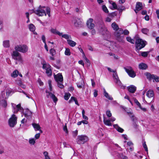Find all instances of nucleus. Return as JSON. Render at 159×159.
<instances>
[{
	"instance_id": "f257e3e1",
	"label": "nucleus",
	"mask_w": 159,
	"mask_h": 159,
	"mask_svg": "<svg viewBox=\"0 0 159 159\" xmlns=\"http://www.w3.org/2000/svg\"><path fill=\"white\" fill-rule=\"evenodd\" d=\"M14 51L11 54L12 58L15 60L18 61L21 63L23 62V60L19 52L22 53H25L28 51V47L25 44H19L16 45Z\"/></svg>"
},
{
	"instance_id": "f03ea898",
	"label": "nucleus",
	"mask_w": 159,
	"mask_h": 159,
	"mask_svg": "<svg viewBox=\"0 0 159 159\" xmlns=\"http://www.w3.org/2000/svg\"><path fill=\"white\" fill-rule=\"evenodd\" d=\"M49 17L50 16V10L49 7H41L40 6L36 10H32V12H34L36 15L39 16H42L44 15H46L45 12Z\"/></svg>"
},
{
	"instance_id": "7ed1b4c3",
	"label": "nucleus",
	"mask_w": 159,
	"mask_h": 159,
	"mask_svg": "<svg viewBox=\"0 0 159 159\" xmlns=\"http://www.w3.org/2000/svg\"><path fill=\"white\" fill-rule=\"evenodd\" d=\"M129 33V31L127 30H125L123 31L121 29L119 30L118 31L116 32L115 34V35L116 36V39L120 42H123L124 37L121 35L123 33L125 35H128Z\"/></svg>"
},
{
	"instance_id": "20e7f679",
	"label": "nucleus",
	"mask_w": 159,
	"mask_h": 159,
	"mask_svg": "<svg viewBox=\"0 0 159 159\" xmlns=\"http://www.w3.org/2000/svg\"><path fill=\"white\" fill-rule=\"evenodd\" d=\"M42 68L46 71V73L48 76H50L52 75V71L51 66L45 61H43L41 62Z\"/></svg>"
},
{
	"instance_id": "39448f33",
	"label": "nucleus",
	"mask_w": 159,
	"mask_h": 159,
	"mask_svg": "<svg viewBox=\"0 0 159 159\" xmlns=\"http://www.w3.org/2000/svg\"><path fill=\"white\" fill-rule=\"evenodd\" d=\"M147 42L140 39H137L135 41L136 49L139 50L144 48L147 44Z\"/></svg>"
},
{
	"instance_id": "423d86ee",
	"label": "nucleus",
	"mask_w": 159,
	"mask_h": 159,
	"mask_svg": "<svg viewBox=\"0 0 159 159\" xmlns=\"http://www.w3.org/2000/svg\"><path fill=\"white\" fill-rule=\"evenodd\" d=\"M89 140L88 137L86 135H81L77 137L76 142L79 144H83Z\"/></svg>"
},
{
	"instance_id": "0eeeda50",
	"label": "nucleus",
	"mask_w": 159,
	"mask_h": 159,
	"mask_svg": "<svg viewBox=\"0 0 159 159\" xmlns=\"http://www.w3.org/2000/svg\"><path fill=\"white\" fill-rule=\"evenodd\" d=\"M112 77L114 82L117 84L121 88L124 89L125 88V86L122 85L121 81L119 79L118 75L116 72L113 73Z\"/></svg>"
},
{
	"instance_id": "6e6552de",
	"label": "nucleus",
	"mask_w": 159,
	"mask_h": 159,
	"mask_svg": "<svg viewBox=\"0 0 159 159\" xmlns=\"http://www.w3.org/2000/svg\"><path fill=\"white\" fill-rule=\"evenodd\" d=\"M17 117L15 114H13L8 120L9 125L12 127H14L17 123Z\"/></svg>"
},
{
	"instance_id": "1a4fd4ad",
	"label": "nucleus",
	"mask_w": 159,
	"mask_h": 159,
	"mask_svg": "<svg viewBox=\"0 0 159 159\" xmlns=\"http://www.w3.org/2000/svg\"><path fill=\"white\" fill-rule=\"evenodd\" d=\"M12 107L13 109V111L14 113H17L18 111L21 113L23 111V108L21 107L20 104L16 105L15 104L12 103Z\"/></svg>"
},
{
	"instance_id": "9d476101",
	"label": "nucleus",
	"mask_w": 159,
	"mask_h": 159,
	"mask_svg": "<svg viewBox=\"0 0 159 159\" xmlns=\"http://www.w3.org/2000/svg\"><path fill=\"white\" fill-rule=\"evenodd\" d=\"M109 44H110L109 48L111 50L114 52L118 51L119 48V44L114 42H109Z\"/></svg>"
},
{
	"instance_id": "9b49d317",
	"label": "nucleus",
	"mask_w": 159,
	"mask_h": 159,
	"mask_svg": "<svg viewBox=\"0 0 159 159\" xmlns=\"http://www.w3.org/2000/svg\"><path fill=\"white\" fill-rule=\"evenodd\" d=\"M124 69L125 71L130 77L134 78L136 76V73L131 67L128 66L126 68H125Z\"/></svg>"
},
{
	"instance_id": "f8f14e48",
	"label": "nucleus",
	"mask_w": 159,
	"mask_h": 159,
	"mask_svg": "<svg viewBox=\"0 0 159 159\" xmlns=\"http://www.w3.org/2000/svg\"><path fill=\"white\" fill-rule=\"evenodd\" d=\"M145 75L147 79L150 81L152 80L153 82H158V77L155 75H151L150 73L147 72L145 73Z\"/></svg>"
},
{
	"instance_id": "ddd939ff",
	"label": "nucleus",
	"mask_w": 159,
	"mask_h": 159,
	"mask_svg": "<svg viewBox=\"0 0 159 159\" xmlns=\"http://www.w3.org/2000/svg\"><path fill=\"white\" fill-rule=\"evenodd\" d=\"M93 20L92 18H89L87 21L86 24L88 27L90 29H93L95 27V25L93 23Z\"/></svg>"
},
{
	"instance_id": "4468645a",
	"label": "nucleus",
	"mask_w": 159,
	"mask_h": 159,
	"mask_svg": "<svg viewBox=\"0 0 159 159\" xmlns=\"http://www.w3.org/2000/svg\"><path fill=\"white\" fill-rule=\"evenodd\" d=\"M54 78L55 80L57 82H62L63 81V77L61 73H58L57 74L54 75Z\"/></svg>"
},
{
	"instance_id": "2eb2a0df",
	"label": "nucleus",
	"mask_w": 159,
	"mask_h": 159,
	"mask_svg": "<svg viewBox=\"0 0 159 159\" xmlns=\"http://www.w3.org/2000/svg\"><path fill=\"white\" fill-rule=\"evenodd\" d=\"M46 93H48V94L47 95V97L48 98H49V97L51 98L53 100L54 102L55 103V104H56L57 102L58 101V99L56 98V96L52 93L48 92L47 91H46Z\"/></svg>"
},
{
	"instance_id": "dca6fc26",
	"label": "nucleus",
	"mask_w": 159,
	"mask_h": 159,
	"mask_svg": "<svg viewBox=\"0 0 159 159\" xmlns=\"http://www.w3.org/2000/svg\"><path fill=\"white\" fill-rule=\"evenodd\" d=\"M99 29V31L102 35H105V34H107L108 33V31L107 28L103 25H102L100 27Z\"/></svg>"
},
{
	"instance_id": "f3484780",
	"label": "nucleus",
	"mask_w": 159,
	"mask_h": 159,
	"mask_svg": "<svg viewBox=\"0 0 159 159\" xmlns=\"http://www.w3.org/2000/svg\"><path fill=\"white\" fill-rule=\"evenodd\" d=\"M32 114L31 112L28 109H26L25 110V111L24 113L22 115V116L24 115L25 117L29 119L31 117Z\"/></svg>"
},
{
	"instance_id": "a211bd4d",
	"label": "nucleus",
	"mask_w": 159,
	"mask_h": 159,
	"mask_svg": "<svg viewBox=\"0 0 159 159\" xmlns=\"http://www.w3.org/2000/svg\"><path fill=\"white\" fill-rule=\"evenodd\" d=\"M72 22L76 27L81 26L82 23V21L81 20L78 18L73 20Z\"/></svg>"
},
{
	"instance_id": "6ab92c4d",
	"label": "nucleus",
	"mask_w": 159,
	"mask_h": 159,
	"mask_svg": "<svg viewBox=\"0 0 159 159\" xmlns=\"http://www.w3.org/2000/svg\"><path fill=\"white\" fill-rule=\"evenodd\" d=\"M32 125L35 131H39L40 133H42L43 131L41 129V127L39 124L34 123L32 124Z\"/></svg>"
},
{
	"instance_id": "aec40b11",
	"label": "nucleus",
	"mask_w": 159,
	"mask_h": 159,
	"mask_svg": "<svg viewBox=\"0 0 159 159\" xmlns=\"http://www.w3.org/2000/svg\"><path fill=\"white\" fill-rule=\"evenodd\" d=\"M142 9V3L139 2H137L136 5V9L134 10V11L136 13H137L138 11L141 10Z\"/></svg>"
},
{
	"instance_id": "412c9836",
	"label": "nucleus",
	"mask_w": 159,
	"mask_h": 159,
	"mask_svg": "<svg viewBox=\"0 0 159 159\" xmlns=\"http://www.w3.org/2000/svg\"><path fill=\"white\" fill-rule=\"evenodd\" d=\"M50 31L52 34L55 35H58L59 36L61 35V33L60 32L56 29L51 28L50 30Z\"/></svg>"
},
{
	"instance_id": "4be33fe9",
	"label": "nucleus",
	"mask_w": 159,
	"mask_h": 159,
	"mask_svg": "<svg viewBox=\"0 0 159 159\" xmlns=\"http://www.w3.org/2000/svg\"><path fill=\"white\" fill-rule=\"evenodd\" d=\"M128 91L130 93H134L136 89L135 86L133 85H131L128 88Z\"/></svg>"
},
{
	"instance_id": "5701e85b",
	"label": "nucleus",
	"mask_w": 159,
	"mask_h": 159,
	"mask_svg": "<svg viewBox=\"0 0 159 159\" xmlns=\"http://www.w3.org/2000/svg\"><path fill=\"white\" fill-rule=\"evenodd\" d=\"M134 102L135 103H136L138 107L141 109L143 111H147V109L145 108H142L141 106V104L139 103V102L138 101V100L136 99H134Z\"/></svg>"
},
{
	"instance_id": "b1692460",
	"label": "nucleus",
	"mask_w": 159,
	"mask_h": 159,
	"mask_svg": "<svg viewBox=\"0 0 159 159\" xmlns=\"http://www.w3.org/2000/svg\"><path fill=\"white\" fill-rule=\"evenodd\" d=\"M146 95L149 98H152L154 95V92L152 90L150 89L147 92Z\"/></svg>"
},
{
	"instance_id": "393cba45",
	"label": "nucleus",
	"mask_w": 159,
	"mask_h": 159,
	"mask_svg": "<svg viewBox=\"0 0 159 159\" xmlns=\"http://www.w3.org/2000/svg\"><path fill=\"white\" fill-rule=\"evenodd\" d=\"M3 46L4 48H9L10 46L9 40H4L3 41Z\"/></svg>"
},
{
	"instance_id": "a878e982",
	"label": "nucleus",
	"mask_w": 159,
	"mask_h": 159,
	"mask_svg": "<svg viewBox=\"0 0 159 159\" xmlns=\"http://www.w3.org/2000/svg\"><path fill=\"white\" fill-rule=\"evenodd\" d=\"M103 122L105 125L108 126H111L112 124L111 122V120L110 119H107L104 118Z\"/></svg>"
},
{
	"instance_id": "bb28decb",
	"label": "nucleus",
	"mask_w": 159,
	"mask_h": 159,
	"mask_svg": "<svg viewBox=\"0 0 159 159\" xmlns=\"http://www.w3.org/2000/svg\"><path fill=\"white\" fill-rule=\"evenodd\" d=\"M139 67L140 69L145 70L147 68V66L145 63H141L139 64Z\"/></svg>"
},
{
	"instance_id": "cd10ccee",
	"label": "nucleus",
	"mask_w": 159,
	"mask_h": 159,
	"mask_svg": "<svg viewBox=\"0 0 159 159\" xmlns=\"http://www.w3.org/2000/svg\"><path fill=\"white\" fill-rule=\"evenodd\" d=\"M103 94L104 96L109 100H113V98L109 95L105 89H103Z\"/></svg>"
},
{
	"instance_id": "c85d7f7f",
	"label": "nucleus",
	"mask_w": 159,
	"mask_h": 159,
	"mask_svg": "<svg viewBox=\"0 0 159 159\" xmlns=\"http://www.w3.org/2000/svg\"><path fill=\"white\" fill-rule=\"evenodd\" d=\"M113 127L119 132L122 133L124 131V129L120 127L117 124L113 125Z\"/></svg>"
},
{
	"instance_id": "c756f323",
	"label": "nucleus",
	"mask_w": 159,
	"mask_h": 159,
	"mask_svg": "<svg viewBox=\"0 0 159 159\" xmlns=\"http://www.w3.org/2000/svg\"><path fill=\"white\" fill-rule=\"evenodd\" d=\"M111 26L114 30H115L116 32L118 31L119 29L118 26L115 23H113L111 25Z\"/></svg>"
},
{
	"instance_id": "7c9ffc66",
	"label": "nucleus",
	"mask_w": 159,
	"mask_h": 159,
	"mask_svg": "<svg viewBox=\"0 0 159 159\" xmlns=\"http://www.w3.org/2000/svg\"><path fill=\"white\" fill-rule=\"evenodd\" d=\"M67 42L69 45L72 47H74L76 45V43L71 40L67 39Z\"/></svg>"
},
{
	"instance_id": "2f4dec72",
	"label": "nucleus",
	"mask_w": 159,
	"mask_h": 159,
	"mask_svg": "<svg viewBox=\"0 0 159 159\" xmlns=\"http://www.w3.org/2000/svg\"><path fill=\"white\" fill-rule=\"evenodd\" d=\"M84 83L82 80L77 83V87L79 88H82L84 87Z\"/></svg>"
},
{
	"instance_id": "473e14b6",
	"label": "nucleus",
	"mask_w": 159,
	"mask_h": 159,
	"mask_svg": "<svg viewBox=\"0 0 159 159\" xmlns=\"http://www.w3.org/2000/svg\"><path fill=\"white\" fill-rule=\"evenodd\" d=\"M35 139L34 138H30L29 139V142L31 145H34L36 143Z\"/></svg>"
},
{
	"instance_id": "72a5a7b5",
	"label": "nucleus",
	"mask_w": 159,
	"mask_h": 159,
	"mask_svg": "<svg viewBox=\"0 0 159 159\" xmlns=\"http://www.w3.org/2000/svg\"><path fill=\"white\" fill-rule=\"evenodd\" d=\"M28 27L30 30L32 32H34L35 30V27L34 25L31 24L28 25Z\"/></svg>"
},
{
	"instance_id": "f704fd0d",
	"label": "nucleus",
	"mask_w": 159,
	"mask_h": 159,
	"mask_svg": "<svg viewBox=\"0 0 159 159\" xmlns=\"http://www.w3.org/2000/svg\"><path fill=\"white\" fill-rule=\"evenodd\" d=\"M18 73V71L17 70H16L11 73V76L13 78H16L17 76Z\"/></svg>"
},
{
	"instance_id": "c9c22d12",
	"label": "nucleus",
	"mask_w": 159,
	"mask_h": 159,
	"mask_svg": "<svg viewBox=\"0 0 159 159\" xmlns=\"http://www.w3.org/2000/svg\"><path fill=\"white\" fill-rule=\"evenodd\" d=\"M59 36H61L62 38H64L67 40V39H69V38H71L70 36L67 34H63L62 33H61V35Z\"/></svg>"
},
{
	"instance_id": "e433bc0d",
	"label": "nucleus",
	"mask_w": 159,
	"mask_h": 159,
	"mask_svg": "<svg viewBox=\"0 0 159 159\" xmlns=\"http://www.w3.org/2000/svg\"><path fill=\"white\" fill-rule=\"evenodd\" d=\"M82 113L83 118L85 120H88V118L85 115V111L84 109L82 110Z\"/></svg>"
},
{
	"instance_id": "4c0bfd02",
	"label": "nucleus",
	"mask_w": 159,
	"mask_h": 159,
	"mask_svg": "<svg viewBox=\"0 0 159 159\" xmlns=\"http://www.w3.org/2000/svg\"><path fill=\"white\" fill-rule=\"evenodd\" d=\"M65 54L66 55L70 56L71 54L70 49L67 48H66V50L65 52Z\"/></svg>"
},
{
	"instance_id": "58836bf2",
	"label": "nucleus",
	"mask_w": 159,
	"mask_h": 159,
	"mask_svg": "<svg viewBox=\"0 0 159 159\" xmlns=\"http://www.w3.org/2000/svg\"><path fill=\"white\" fill-rule=\"evenodd\" d=\"M70 95H71V94L69 93H65V95L64 96V99L66 100H67L69 99Z\"/></svg>"
},
{
	"instance_id": "ea45409f",
	"label": "nucleus",
	"mask_w": 159,
	"mask_h": 159,
	"mask_svg": "<svg viewBox=\"0 0 159 159\" xmlns=\"http://www.w3.org/2000/svg\"><path fill=\"white\" fill-rule=\"evenodd\" d=\"M143 146L145 151L147 152V154H148V148L147 145L146 144V142L145 141H144L143 142Z\"/></svg>"
},
{
	"instance_id": "a19ab883",
	"label": "nucleus",
	"mask_w": 159,
	"mask_h": 159,
	"mask_svg": "<svg viewBox=\"0 0 159 159\" xmlns=\"http://www.w3.org/2000/svg\"><path fill=\"white\" fill-rule=\"evenodd\" d=\"M7 98V97L6 96V95L5 94V91H2V93L1 96L0 97V98L1 99L2 98V99H3V100H4V99H6Z\"/></svg>"
},
{
	"instance_id": "79ce46f5",
	"label": "nucleus",
	"mask_w": 159,
	"mask_h": 159,
	"mask_svg": "<svg viewBox=\"0 0 159 159\" xmlns=\"http://www.w3.org/2000/svg\"><path fill=\"white\" fill-rule=\"evenodd\" d=\"M11 92V90L10 89H7L6 90V94L7 98H8L10 95V93Z\"/></svg>"
},
{
	"instance_id": "37998d69",
	"label": "nucleus",
	"mask_w": 159,
	"mask_h": 159,
	"mask_svg": "<svg viewBox=\"0 0 159 159\" xmlns=\"http://www.w3.org/2000/svg\"><path fill=\"white\" fill-rule=\"evenodd\" d=\"M141 31L143 34H147L149 32V30L147 28H143L142 29Z\"/></svg>"
},
{
	"instance_id": "c03bdc74",
	"label": "nucleus",
	"mask_w": 159,
	"mask_h": 159,
	"mask_svg": "<svg viewBox=\"0 0 159 159\" xmlns=\"http://www.w3.org/2000/svg\"><path fill=\"white\" fill-rule=\"evenodd\" d=\"M127 40L131 43H134V39H132L130 37H128L126 38Z\"/></svg>"
},
{
	"instance_id": "a18cd8bd",
	"label": "nucleus",
	"mask_w": 159,
	"mask_h": 159,
	"mask_svg": "<svg viewBox=\"0 0 159 159\" xmlns=\"http://www.w3.org/2000/svg\"><path fill=\"white\" fill-rule=\"evenodd\" d=\"M110 3L112 5V8L113 9H116L117 8V6L116 3L112 1L110 2Z\"/></svg>"
},
{
	"instance_id": "49530a36",
	"label": "nucleus",
	"mask_w": 159,
	"mask_h": 159,
	"mask_svg": "<svg viewBox=\"0 0 159 159\" xmlns=\"http://www.w3.org/2000/svg\"><path fill=\"white\" fill-rule=\"evenodd\" d=\"M43 155L44 156V159H50V157L48 156V153L47 152H43Z\"/></svg>"
},
{
	"instance_id": "de8ad7c7",
	"label": "nucleus",
	"mask_w": 159,
	"mask_h": 159,
	"mask_svg": "<svg viewBox=\"0 0 159 159\" xmlns=\"http://www.w3.org/2000/svg\"><path fill=\"white\" fill-rule=\"evenodd\" d=\"M102 8L103 11L105 13H107L108 12V11L105 5H102Z\"/></svg>"
},
{
	"instance_id": "09e8293b",
	"label": "nucleus",
	"mask_w": 159,
	"mask_h": 159,
	"mask_svg": "<svg viewBox=\"0 0 159 159\" xmlns=\"http://www.w3.org/2000/svg\"><path fill=\"white\" fill-rule=\"evenodd\" d=\"M50 53L52 55V56H53L56 54L55 50L53 48H51L50 50Z\"/></svg>"
},
{
	"instance_id": "8fccbe9b",
	"label": "nucleus",
	"mask_w": 159,
	"mask_h": 159,
	"mask_svg": "<svg viewBox=\"0 0 159 159\" xmlns=\"http://www.w3.org/2000/svg\"><path fill=\"white\" fill-rule=\"evenodd\" d=\"M148 52H142L141 55L142 56L145 57H147L148 55Z\"/></svg>"
},
{
	"instance_id": "3c124183",
	"label": "nucleus",
	"mask_w": 159,
	"mask_h": 159,
	"mask_svg": "<svg viewBox=\"0 0 159 159\" xmlns=\"http://www.w3.org/2000/svg\"><path fill=\"white\" fill-rule=\"evenodd\" d=\"M77 99L76 98L74 97H71L70 99L69 100V103H71L73 101H75V100H76Z\"/></svg>"
},
{
	"instance_id": "603ef678",
	"label": "nucleus",
	"mask_w": 159,
	"mask_h": 159,
	"mask_svg": "<svg viewBox=\"0 0 159 159\" xmlns=\"http://www.w3.org/2000/svg\"><path fill=\"white\" fill-rule=\"evenodd\" d=\"M63 82H57L58 86L60 88L62 89L64 88V86L62 84Z\"/></svg>"
},
{
	"instance_id": "864d4df0",
	"label": "nucleus",
	"mask_w": 159,
	"mask_h": 159,
	"mask_svg": "<svg viewBox=\"0 0 159 159\" xmlns=\"http://www.w3.org/2000/svg\"><path fill=\"white\" fill-rule=\"evenodd\" d=\"M18 85L22 88L25 89L26 87L25 85L22 84L20 81H19Z\"/></svg>"
},
{
	"instance_id": "5fc2aeb1",
	"label": "nucleus",
	"mask_w": 159,
	"mask_h": 159,
	"mask_svg": "<svg viewBox=\"0 0 159 159\" xmlns=\"http://www.w3.org/2000/svg\"><path fill=\"white\" fill-rule=\"evenodd\" d=\"M106 115L107 116L109 117H110L111 116V111L109 110H107L106 111Z\"/></svg>"
},
{
	"instance_id": "6e6d98bb",
	"label": "nucleus",
	"mask_w": 159,
	"mask_h": 159,
	"mask_svg": "<svg viewBox=\"0 0 159 159\" xmlns=\"http://www.w3.org/2000/svg\"><path fill=\"white\" fill-rule=\"evenodd\" d=\"M2 105L4 107H6L7 106V102L4 99L2 100Z\"/></svg>"
},
{
	"instance_id": "4d7b16f0",
	"label": "nucleus",
	"mask_w": 159,
	"mask_h": 159,
	"mask_svg": "<svg viewBox=\"0 0 159 159\" xmlns=\"http://www.w3.org/2000/svg\"><path fill=\"white\" fill-rule=\"evenodd\" d=\"M78 134V131L75 130L72 132V135L74 137H76Z\"/></svg>"
},
{
	"instance_id": "13d9d810",
	"label": "nucleus",
	"mask_w": 159,
	"mask_h": 159,
	"mask_svg": "<svg viewBox=\"0 0 159 159\" xmlns=\"http://www.w3.org/2000/svg\"><path fill=\"white\" fill-rule=\"evenodd\" d=\"M48 84H49V89L50 91H52V88L51 85V80H48Z\"/></svg>"
},
{
	"instance_id": "bf43d9fd",
	"label": "nucleus",
	"mask_w": 159,
	"mask_h": 159,
	"mask_svg": "<svg viewBox=\"0 0 159 159\" xmlns=\"http://www.w3.org/2000/svg\"><path fill=\"white\" fill-rule=\"evenodd\" d=\"M109 54L110 56H113L114 58L115 59H118V56L117 55H115L112 53H110Z\"/></svg>"
},
{
	"instance_id": "052dcab7",
	"label": "nucleus",
	"mask_w": 159,
	"mask_h": 159,
	"mask_svg": "<svg viewBox=\"0 0 159 159\" xmlns=\"http://www.w3.org/2000/svg\"><path fill=\"white\" fill-rule=\"evenodd\" d=\"M40 133L37 134L35 135L34 137L35 140L38 139L39 138L40 136Z\"/></svg>"
},
{
	"instance_id": "680f3d73",
	"label": "nucleus",
	"mask_w": 159,
	"mask_h": 159,
	"mask_svg": "<svg viewBox=\"0 0 159 159\" xmlns=\"http://www.w3.org/2000/svg\"><path fill=\"white\" fill-rule=\"evenodd\" d=\"M41 38H42V39L43 42L44 43H46V40H45V37L44 35H42Z\"/></svg>"
},
{
	"instance_id": "e2e57ef3",
	"label": "nucleus",
	"mask_w": 159,
	"mask_h": 159,
	"mask_svg": "<svg viewBox=\"0 0 159 159\" xmlns=\"http://www.w3.org/2000/svg\"><path fill=\"white\" fill-rule=\"evenodd\" d=\"M93 95L94 97H96L98 95V91L96 90H94Z\"/></svg>"
},
{
	"instance_id": "0e129e2a",
	"label": "nucleus",
	"mask_w": 159,
	"mask_h": 159,
	"mask_svg": "<svg viewBox=\"0 0 159 159\" xmlns=\"http://www.w3.org/2000/svg\"><path fill=\"white\" fill-rule=\"evenodd\" d=\"M38 82L39 83V85L41 86H43V83L41 81V80L40 79H39L38 80Z\"/></svg>"
},
{
	"instance_id": "69168bd1",
	"label": "nucleus",
	"mask_w": 159,
	"mask_h": 159,
	"mask_svg": "<svg viewBox=\"0 0 159 159\" xmlns=\"http://www.w3.org/2000/svg\"><path fill=\"white\" fill-rule=\"evenodd\" d=\"M107 69L108 70L111 72H113V73H114V72H116V71L115 70H114L111 68H110L109 67H107Z\"/></svg>"
},
{
	"instance_id": "338daca9",
	"label": "nucleus",
	"mask_w": 159,
	"mask_h": 159,
	"mask_svg": "<svg viewBox=\"0 0 159 159\" xmlns=\"http://www.w3.org/2000/svg\"><path fill=\"white\" fill-rule=\"evenodd\" d=\"M92 30L91 31V33L93 35H94L96 34V31L94 29H92Z\"/></svg>"
},
{
	"instance_id": "774afa93",
	"label": "nucleus",
	"mask_w": 159,
	"mask_h": 159,
	"mask_svg": "<svg viewBox=\"0 0 159 159\" xmlns=\"http://www.w3.org/2000/svg\"><path fill=\"white\" fill-rule=\"evenodd\" d=\"M92 85L93 87L95 86V82L93 81V80L92 79H91V80Z\"/></svg>"
}]
</instances>
